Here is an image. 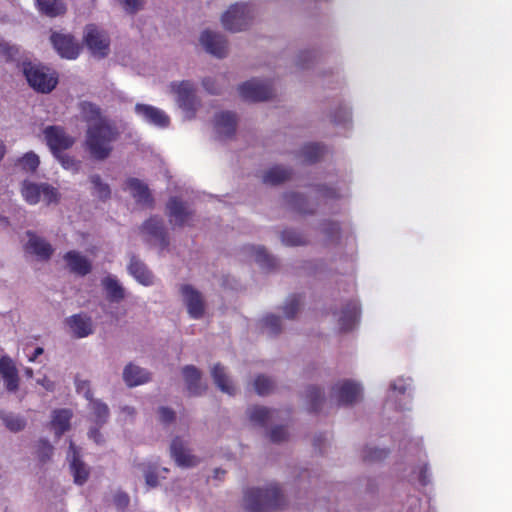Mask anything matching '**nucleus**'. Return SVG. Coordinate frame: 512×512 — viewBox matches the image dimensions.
I'll return each instance as SVG.
<instances>
[{
    "label": "nucleus",
    "instance_id": "obj_63",
    "mask_svg": "<svg viewBox=\"0 0 512 512\" xmlns=\"http://www.w3.org/2000/svg\"><path fill=\"white\" fill-rule=\"evenodd\" d=\"M312 57H314V52L313 51H305V52H302L300 55H299V65L301 67H307V61L310 60Z\"/></svg>",
    "mask_w": 512,
    "mask_h": 512
},
{
    "label": "nucleus",
    "instance_id": "obj_33",
    "mask_svg": "<svg viewBox=\"0 0 512 512\" xmlns=\"http://www.w3.org/2000/svg\"><path fill=\"white\" fill-rule=\"evenodd\" d=\"M292 175V170L283 166H273L263 175V182L270 185H279L289 180Z\"/></svg>",
    "mask_w": 512,
    "mask_h": 512
},
{
    "label": "nucleus",
    "instance_id": "obj_58",
    "mask_svg": "<svg viewBox=\"0 0 512 512\" xmlns=\"http://www.w3.org/2000/svg\"><path fill=\"white\" fill-rule=\"evenodd\" d=\"M145 482L146 484L149 486V487H157L158 486V476H157V473H156V470L155 468L153 467H149L146 471H145Z\"/></svg>",
    "mask_w": 512,
    "mask_h": 512
},
{
    "label": "nucleus",
    "instance_id": "obj_17",
    "mask_svg": "<svg viewBox=\"0 0 512 512\" xmlns=\"http://www.w3.org/2000/svg\"><path fill=\"white\" fill-rule=\"evenodd\" d=\"M171 456L178 466L181 467H194L199 463V459L190 453L185 447L183 440L180 437H175L170 446Z\"/></svg>",
    "mask_w": 512,
    "mask_h": 512
},
{
    "label": "nucleus",
    "instance_id": "obj_61",
    "mask_svg": "<svg viewBox=\"0 0 512 512\" xmlns=\"http://www.w3.org/2000/svg\"><path fill=\"white\" fill-rule=\"evenodd\" d=\"M203 87L211 94L219 93L218 88L216 87L215 80L210 77H206L202 80Z\"/></svg>",
    "mask_w": 512,
    "mask_h": 512
},
{
    "label": "nucleus",
    "instance_id": "obj_36",
    "mask_svg": "<svg viewBox=\"0 0 512 512\" xmlns=\"http://www.w3.org/2000/svg\"><path fill=\"white\" fill-rule=\"evenodd\" d=\"M276 412V410L268 409L262 406H253L247 411L250 421L262 427L267 425V423L273 418V415Z\"/></svg>",
    "mask_w": 512,
    "mask_h": 512
},
{
    "label": "nucleus",
    "instance_id": "obj_38",
    "mask_svg": "<svg viewBox=\"0 0 512 512\" xmlns=\"http://www.w3.org/2000/svg\"><path fill=\"white\" fill-rule=\"evenodd\" d=\"M90 409L92 410L94 422L97 426L101 427L107 422L109 418V408L105 403L92 398V400H90Z\"/></svg>",
    "mask_w": 512,
    "mask_h": 512
},
{
    "label": "nucleus",
    "instance_id": "obj_43",
    "mask_svg": "<svg viewBox=\"0 0 512 512\" xmlns=\"http://www.w3.org/2000/svg\"><path fill=\"white\" fill-rule=\"evenodd\" d=\"M0 418L4 425L12 432H18L25 428V420L17 415L1 411Z\"/></svg>",
    "mask_w": 512,
    "mask_h": 512
},
{
    "label": "nucleus",
    "instance_id": "obj_13",
    "mask_svg": "<svg viewBox=\"0 0 512 512\" xmlns=\"http://www.w3.org/2000/svg\"><path fill=\"white\" fill-rule=\"evenodd\" d=\"M180 292L184 298L189 315L194 319L201 318L204 314V302L200 292L188 284L182 285Z\"/></svg>",
    "mask_w": 512,
    "mask_h": 512
},
{
    "label": "nucleus",
    "instance_id": "obj_26",
    "mask_svg": "<svg viewBox=\"0 0 512 512\" xmlns=\"http://www.w3.org/2000/svg\"><path fill=\"white\" fill-rule=\"evenodd\" d=\"M123 379L129 387H134L148 382L150 379V373L145 369L130 363L123 371Z\"/></svg>",
    "mask_w": 512,
    "mask_h": 512
},
{
    "label": "nucleus",
    "instance_id": "obj_40",
    "mask_svg": "<svg viewBox=\"0 0 512 512\" xmlns=\"http://www.w3.org/2000/svg\"><path fill=\"white\" fill-rule=\"evenodd\" d=\"M251 254L254 256L255 261L263 268H273L275 266V259L268 254L266 249L262 246H251Z\"/></svg>",
    "mask_w": 512,
    "mask_h": 512
},
{
    "label": "nucleus",
    "instance_id": "obj_27",
    "mask_svg": "<svg viewBox=\"0 0 512 512\" xmlns=\"http://www.w3.org/2000/svg\"><path fill=\"white\" fill-rule=\"evenodd\" d=\"M72 412L69 409H56L53 411L51 428L54 430L57 438H60L70 429Z\"/></svg>",
    "mask_w": 512,
    "mask_h": 512
},
{
    "label": "nucleus",
    "instance_id": "obj_52",
    "mask_svg": "<svg viewBox=\"0 0 512 512\" xmlns=\"http://www.w3.org/2000/svg\"><path fill=\"white\" fill-rule=\"evenodd\" d=\"M53 446L48 440H40L37 447V455L41 462L49 460L53 454Z\"/></svg>",
    "mask_w": 512,
    "mask_h": 512
},
{
    "label": "nucleus",
    "instance_id": "obj_35",
    "mask_svg": "<svg viewBox=\"0 0 512 512\" xmlns=\"http://www.w3.org/2000/svg\"><path fill=\"white\" fill-rule=\"evenodd\" d=\"M42 183L24 180L21 185V195L30 205H36L41 200Z\"/></svg>",
    "mask_w": 512,
    "mask_h": 512
},
{
    "label": "nucleus",
    "instance_id": "obj_49",
    "mask_svg": "<svg viewBox=\"0 0 512 512\" xmlns=\"http://www.w3.org/2000/svg\"><path fill=\"white\" fill-rule=\"evenodd\" d=\"M322 232L328 241H336L340 238V225L334 221H325L322 223Z\"/></svg>",
    "mask_w": 512,
    "mask_h": 512
},
{
    "label": "nucleus",
    "instance_id": "obj_3",
    "mask_svg": "<svg viewBox=\"0 0 512 512\" xmlns=\"http://www.w3.org/2000/svg\"><path fill=\"white\" fill-rule=\"evenodd\" d=\"M23 73L29 85L41 93L51 92L58 83V78L55 74L49 73L48 69L43 66L30 62L24 63Z\"/></svg>",
    "mask_w": 512,
    "mask_h": 512
},
{
    "label": "nucleus",
    "instance_id": "obj_51",
    "mask_svg": "<svg viewBox=\"0 0 512 512\" xmlns=\"http://www.w3.org/2000/svg\"><path fill=\"white\" fill-rule=\"evenodd\" d=\"M351 121V111L346 106H339L332 114V122L339 124H346Z\"/></svg>",
    "mask_w": 512,
    "mask_h": 512
},
{
    "label": "nucleus",
    "instance_id": "obj_39",
    "mask_svg": "<svg viewBox=\"0 0 512 512\" xmlns=\"http://www.w3.org/2000/svg\"><path fill=\"white\" fill-rule=\"evenodd\" d=\"M307 401L311 412H318L324 402V393L319 387L310 386L307 388Z\"/></svg>",
    "mask_w": 512,
    "mask_h": 512
},
{
    "label": "nucleus",
    "instance_id": "obj_32",
    "mask_svg": "<svg viewBox=\"0 0 512 512\" xmlns=\"http://www.w3.org/2000/svg\"><path fill=\"white\" fill-rule=\"evenodd\" d=\"M211 375L215 384L222 392L234 395L235 387L226 374L224 366L219 363L215 364L211 370Z\"/></svg>",
    "mask_w": 512,
    "mask_h": 512
},
{
    "label": "nucleus",
    "instance_id": "obj_22",
    "mask_svg": "<svg viewBox=\"0 0 512 512\" xmlns=\"http://www.w3.org/2000/svg\"><path fill=\"white\" fill-rule=\"evenodd\" d=\"M63 258L67 262L70 271L79 276H86L92 270L91 262L78 251H68Z\"/></svg>",
    "mask_w": 512,
    "mask_h": 512
},
{
    "label": "nucleus",
    "instance_id": "obj_47",
    "mask_svg": "<svg viewBox=\"0 0 512 512\" xmlns=\"http://www.w3.org/2000/svg\"><path fill=\"white\" fill-rule=\"evenodd\" d=\"M254 388L258 395L265 396L273 390L274 383L270 378L258 375L254 381Z\"/></svg>",
    "mask_w": 512,
    "mask_h": 512
},
{
    "label": "nucleus",
    "instance_id": "obj_54",
    "mask_svg": "<svg viewBox=\"0 0 512 512\" xmlns=\"http://www.w3.org/2000/svg\"><path fill=\"white\" fill-rule=\"evenodd\" d=\"M269 438L273 443H281L288 438V432L284 426H275L271 429Z\"/></svg>",
    "mask_w": 512,
    "mask_h": 512
},
{
    "label": "nucleus",
    "instance_id": "obj_16",
    "mask_svg": "<svg viewBox=\"0 0 512 512\" xmlns=\"http://www.w3.org/2000/svg\"><path fill=\"white\" fill-rule=\"evenodd\" d=\"M361 314L360 305L357 301L351 300L345 304L338 319L339 329L342 332L353 330L359 322Z\"/></svg>",
    "mask_w": 512,
    "mask_h": 512
},
{
    "label": "nucleus",
    "instance_id": "obj_41",
    "mask_svg": "<svg viewBox=\"0 0 512 512\" xmlns=\"http://www.w3.org/2000/svg\"><path fill=\"white\" fill-rule=\"evenodd\" d=\"M90 182L93 185V195L105 201L111 196V189L107 183H104L98 174L90 176Z\"/></svg>",
    "mask_w": 512,
    "mask_h": 512
},
{
    "label": "nucleus",
    "instance_id": "obj_18",
    "mask_svg": "<svg viewBox=\"0 0 512 512\" xmlns=\"http://www.w3.org/2000/svg\"><path fill=\"white\" fill-rule=\"evenodd\" d=\"M168 216L175 221V225L183 227L192 216V211L178 197H171L167 202Z\"/></svg>",
    "mask_w": 512,
    "mask_h": 512
},
{
    "label": "nucleus",
    "instance_id": "obj_60",
    "mask_svg": "<svg viewBox=\"0 0 512 512\" xmlns=\"http://www.w3.org/2000/svg\"><path fill=\"white\" fill-rule=\"evenodd\" d=\"M123 3L125 5V9L129 11L130 13H135L138 11L143 4L142 0H123Z\"/></svg>",
    "mask_w": 512,
    "mask_h": 512
},
{
    "label": "nucleus",
    "instance_id": "obj_1",
    "mask_svg": "<svg viewBox=\"0 0 512 512\" xmlns=\"http://www.w3.org/2000/svg\"><path fill=\"white\" fill-rule=\"evenodd\" d=\"M120 131L111 119H102L99 123L87 126L84 147L92 159L104 161L114 150V143L119 139Z\"/></svg>",
    "mask_w": 512,
    "mask_h": 512
},
{
    "label": "nucleus",
    "instance_id": "obj_11",
    "mask_svg": "<svg viewBox=\"0 0 512 512\" xmlns=\"http://www.w3.org/2000/svg\"><path fill=\"white\" fill-rule=\"evenodd\" d=\"M200 42L208 53L218 58H223L227 54V40L219 33L205 30L200 36Z\"/></svg>",
    "mask_w": 512,
    "mask_h": 512
},
{
    "label": "nucleus",
    "instance_id": "obj_56",
    "mask_svg": "<svg viewBox=\"0 0 512 512\" xmlns=\"http://www.w3.org/2000/svg\"><path fill=\"white\" fill-rule=\"evenodd\" d=\"M130 498L125 492H118L114 496V504L119 510H124L128 507Z\"/></svg>",
    "mask_w": 512,
    "mask_h": 512
},
{
    "label": "nucleus",
    "instance_id": "obj_46",
    "mask_svg": "<svg viewBox=\"0 0 512 512\" xmlns=\"http://www.w3.org/2000/svg\"><path fill=\"white\" fill-rule=\"evenodd\" d=\"M41 197L46 205L57 204L60 200V193L57 188L48 183H42Z\"/></svg>",
    "mask_w": 512,
    "mask_h": 512
},
{
    "label": "nucleus",
    "instance_id": "obj_64",
    "mask_svg": "<svg viewBox=\"0 0 512 512\" xmlns=\"http://www.w3.org/2000/svg\"><path fill=\"white\" fill-rule=\"evenodd\" d=\"M419 482L422 484V485H427L428 482H429V479H428V466L425 464L423 465L421 468H420V472H419Z\"/></svg>",
    "mask_w": 512,
    "mask_h": 512
},
{
    "label": "nucleus",
    "instance_id": "obj_20",
    "mask_svg": "<svg viewBox=\"0 0 512 512\" xmlns=\"http://www.w3.org/2000/svg\"><path fill=\"white\" fill-rule=\"evenodd\" d=\"M66 324L76 338H84L93 333L92 319L86 314L80 313L72 315L66 319Z\"/></svg>",
    "mask_w": 512,
    "mask_h": 512
},
{
    "label": "nucleus",
    "instance_id": "obj_28",
    "mask_svg": "<svg viewBox=\"0 0 512 512\" xmlns=\"http://www.w3.org/2000/svg\"><path fill=\"white\" fill-rule=\"evenodd\" d=\"M70 449L73 451V457L70 464L71 472L74 477V482L78 485H83L89 477V469L84 462L80 459L79 453L73 442H70Z\"/></svg>",
    "mask_w": 512,
    "mask_h": 512
},
{
    "label": "nucleus",
    "instance_id": "obj_48",
    "mask_svg": "<svg viewBox=\"0 0 512 512\" xmlns=\"http://www.w3.org/2000/svg\"><path fill=\"white\" fill-rule=\"evenodd\" d=\"M301 298L299 295H292L287 299L283 307V312L286 318L293 319L299 311Z\"/></svg>",
    "mask_w": 512,
    "mask_h": 512
},
{
    "label": "nucleus",
    "instance_id": "obj_62",
    "mask_svg": "<svg viewBox=\"0 0 512 512\" xmlns=\"http://www.w3.org/2000/svg\"><path fill=\"white\" fill-rule=\"evenodd\" d=\"M89 437L94 440L95 443L101 444L104 442L103 435L101 434L99 430V426L90 429L89 431Z\"/></svg>",
    "mask_w": 512,
    "mask_h": 512
},
{
    "label": "nucleus",
    "instance_id": "obj_24",
    "mask_svg": "<svg viewBox=\"0 0 512 512\" xmlns=\"http://www.w3.org/2000/svg\"><path fill=\"white\" fill-rule=\"evenodd\" d=\"M129 273L142 285L153 284L154 276L147 266L136 256H132L128 265Z\"/></svg>",
    "mask_w": 512,
    "mask_h": 512
},
{
    "label": "nucleus",
    "instance_id": "obj_21",
    "mask_svg": "<svg viewBox=\"0 0 512 512\" xmlns=\"http://www.w3.org/2000/svg\"><path fill=\"white\" fill-rule=\"evenodd\" d=\"M0 372L6 389L9 392H15L19 386V375L13 361L8 356L0 358Z\"/></svg>",
    "mask_w": 512,
    "mask_h": 512
},
{
    "label": "nucleus",
    "instance_id": "obj_23",
    "mask_svg": "<svg viewBox=\"0 0 512 512\" xmlns=\"http://www.w3.org/2000/svg\"><path fill=\"white\" fill-rule=\"evenodd\" d=\"M237 116L230 111L220 112L215 116V128L220 136L230 138L236 132Z\"/></svg>",
    "mask_w": 512,
    "mask_h": 512
},
{
    "label": "nucleus",
    "instance_id": "obj_6",
    "mask_svg": "<svg viewBox=\"0 0 512 512\" xmlns=\"http://www.w3.org/2000/svg\"><path fill=\"white\" fill-rule=\"evenodd\" d=\"M43 134L46 144L48 145L52 154L64 152L70 149L75 143V138L69 135L65 128L62 126H47L43 130Z\"/></svg>",
    "mask_w": 512,
    "mask_h": 512
},
{
    "label": "nucleus",
    "instance_id": "obj_53",
    "mask_svg": "<svg viewBox=\"0 0 512 512\" xmlns=\"http://www.w3.org/2000/svg\"><path fill=\"white\" fill-rule=\"evenodd\" d=\"M263 323L272 335H277L281 332V319L279 316L269 314L263 318Z\"/></svg>",
    "mask_w": 512,
    "mask_h": 512
},
{
    "label": "nucleus",
    "instance_id": "obj_31",
    "mask_svg": "<svg viewBox=\"0 0 512 512\" xmlns=\"http://www.w3.org/2000/svg\"><path fill=\"white\" fill-rule=\"evenodd\" d=\"M79 110L83 121L87 123V126L99 123L102 119H109L108 117L103 116L102 109L97 104L90 101L80 102Z\"/></svg>",
    "mask_w": 512,
    "mask_h": 512
},
{
    "label": "nucleus",
    "instance_id": "obj_29",
    "mask_svg": "<svg viewBox=\"0 0 512 512\" xmlns=\"http://www.w3.org/2000/svg\"><path fill=\"white\" fill-rule=\"evenodd\" d=\"M101 285L106 292L108 301L118 303L125 298V290L114 276L104 277L101 280Z\"/></svg>",
    "mask_w": 512,
    "mask_h": 512
},
{
    "label": "nucleus",
    "instance_id": "obj_55",
    "mask_svg": "<svg viewBox=\"0 0 512 512\" xmlns=\"http://www.w3.org/2000/svg\"><path fill=\"white\" fill-rule=\"evenodd\" d=\"M76 390L78 393H83L84 397L87 400H92L93 393L90 389V383L86 380H77L76 381Z\"/></svg>",
    "mask_w": 512,
    "mask_h": 512
},
{
    "label": "nucleus",
    "instance_id": "obj_19",
    "mask_svg": "<svg viewBox=\"0 0 512 512\" xmlns=\"http://www.w3.org/2000/svg\"><path fill=\"white\" fill-rule=\"evenodd\" d=\"M126 188L130 190L131 195L137 203L152 208L154 199L150 193L148 186L137 178H128L126 180Z\"/></svg>",
    "mask_w": 512,
    "mask_h": 512
},
{
    "label": "nucleus",
    "instance_id": "obj_25",
    "mask_svg": "<svg viewBox=\"0 0 512 512\" xmlns=\"http://www.w3.org/2000/svg\"><path fill=\"white\" fill-rule=\"evenodd\" d=\"M182 373L186 382L187 390L191 395H200L206 390V387L201 386V372L198 368L193 365H187L183 367Z\"/></svg>",
    "mask_w": 512,
    "mask_h": 512
},
{
    "label": "nucleus",
    "instance_id": "obj_8",
    "mask_svg": "<svg viewBox=\"0 0 512 512\" xmlns=\"http://www.w3.org/2000/svg\"><path fill=\"white\" fill-rule=\"evenodd\" d=\"M84 41L93 55L100 58L108 55L110 46L109 38L95 25H88L86 27Z\"/></svg>",
    "mask_w": 512,
    "mask_h": 512
},
{
    "label": "nucleus",
    "instance_id": "obj_45",
    "mask_svg": "<svg viewBox=\"0 0 512 512\" xmlns=\"http://www.w3.org/2000/svg\"><path fill=\"white\" fill-rule=\"evenodd\" d=\"M53 156L60 162L64 169L70 170L72 172L79 171L81 162L77 160L74 156L65 153V151L55 153L53 154Z\"/></svg>",
    "mask_w": 512,
    "mask_h": 512
},
{
    "label": "nucleus",
    "instance_id": "obj_2",
    "mask_svg": "<svg viewBox=\"0 0 512 512\" xmlns=\"http://www.w3.org/2000/svg\"><path fill=\"white\" fill-rule=\"evenodd\" d=\"M245 509L249 512H270L281 509L285 498L276 484H270L265 489L251 488L244 493Z\"/></svg>",
    "mask_w": 512,
    "mask_h": 512
},
{
    "label": "nucleus",
    "instance_id": "obj_50",
    "mask_svg": "<svg viewBox=\"0 0 512 512\" xmlns=\"http://www.w3.org/2000/svg\"><path fill=\"white\" fill-rule=\"evenodd\" d=\"M388 450L376 447H365L363 450L364 461H379L387 457Z\"/></svg>",
    "mask_w": 512,
    "mask_h": 512
},
{
    "label": "nucleus",
    "instance_id": "obj_12",
    "mask_svg": "<svg viewBox=\"0 0 512 512\" xmlns=\"http://www.w3.org/2000/svg\"><path fill=\"white\" fill-rule=\"evenodd\" d=\"M26 235L28 237V241L25 244V250L28 253L35 255L39 260H49L54 252L52 245L32 231H27Z\"/></svg>",
    "mask_w": 512,
    "mask_h": 512
},
{
    "label": "nucleus",
    "instance_id": "obj_44",
    "mask_svg": "<svg viewBox=\"0 0 512 512\" xmlns=\"http://www.w3.org/2000/svg\"><path fill=\"white\" fill-rule=\"evenodd\" d=\"M281 239L287 246H301L307 243L303 234L292 229L284 230L281 234Z\"/></svg>",
    "mask_w": 512,
    "mask_h": 512
},
{
    "label": "nucleus",
    "instance_id": "obj_14",
    "mask_svg": "<svg viewBox=\"0 0 512 512\" xmlns=\"http://www.w3.org/2000/svg\"><path fill=\"white\" fill-rule=\"evenodd\" d=\"M135 112L146 122L160 128H166L170 124L169 116L161 109L148 104L138 103L135 105Z\"/></svg>",
    "mask_w": 512,
    "mask_h": 512
},
{
    "label": "nucleus",
    "instance_id": "obj_34",
    "mask_svg": "<svg viewBox=\"0 0 512 512\" xmlns=\"http://www.w3.org/2000/svg\"><path fill=\"white\" fill-rule=\"evenodd\" d=\"M284 200L288 208L301 214H313L314 210L308 208V201L304 195L289 192L284 194Z\"/></svg>",
    "mask_w": 512,
    "mask_h": 512
},
{
    "label": "nucleus",
    "instance_id": "obj_42",
    "mask_svg": "<svg viewBox=\"0 0 512 512\" xmlns=\"http://www.w3.org/2000/svg\"><path fill=\"white\" fill-rule=\"evenodd\" d=\"M40 164V160L38 155L34 152L30 151L24 154L21 158H19L16 162V165L20 166V168L29 173H34Z\"/></svg>",
    "mask_w": 512,
    "mask_h": 512
},
{
    "label": "nucleus",
    "instance_id": "obj_5",
    "mask_svg": "<svg viewBox=\"0 0 512 512\" xmlns=\"http://www.w3.org/2000/svg\"><path fill=\"white\" fill-rule=\"evenodd\" d=\"M170 89L171 92L176 95V102L178 106L183 111L194 115L198 104L194 84L187 80L172 82L170 84Z\"/></svg>",
    "mask_w": 512,
    "mask_h": 512
},
{
    "label": "nucleus",
    "instance_id": "obj_37",
    "mask_svg": "<svg viewBox=\"0 0 512 512\" xmlns=\"http://www.w3.org/2000/svg\"><path fill=\"white\" fill-rule=\"evenodd\" d=\"M324 155V146L317 143H308L301 149V157L308 164L318 162Z\"/></svg>",
    "mask_w": 512,
    "mask_h": 512
},
{
    "label": "nucleus",
    "instance_id": "obj_10",
    "mask_svg": "<svg viewBox=\"0 0 512 512\" xmlns=\"http://www.w3.org/2000/svg\"><path fill=\"white\" fill-rule=\"evenodd\" d=\"M361 392L360 385L350 380L342 381L332 388V393L339 405L354 404L360 398Z\"/></svg>",
    "mask_w": 512,
    "mask_h": 512
},
{
    "label": "nucleus",
    "instance_id": "obj_7",
    "mask_svg": "<svg viewBox=\"0 0 512 512\" xmlns=\"http://www.w3.org/2000/svg\"><path fill=\"white\" fill-rule=\"evenodd\" d=\"M240 96L250 102H261L273 97V88L267 81L251 79L238 88Z\"/></svg>",
    "mask_w": 512,
    "mask_h": 512
},
{
    "label": "nucleus",
    "instance_id": "obj_4",
    "mask_svg": "<svg viewBox=\"0 0 512 512\" xmlns=\"http://www.w3.org/2000/svg\"><path fill=\"white\" fill-rule=\"evenodd\" d=\"M253 18L252 8L245 3H236L222 16V24L224 28L231 32H239L245 30L251 23Z\"/></svg>",
    "mask_w": 512,
    "mask_h": 512
},
{
    "label": "nucleus",
    "instance_id": "obj_30",
    "mask_svg": "<svg viewBox=\"0 0 512 512\" xmlns=\"http://www.w3.org/2000/svg\"><path fill=\"white\" fill-rule=\"evenodd\" d=\"M35 2L39 12L50 18L62 16L67 11L66 4L62 0H35Z\"/></svg>",
    "mask_w": 512,
    "mask_h": 512
},
{
    "label": "nucleus",
    "instance_id": "obj_57",
    "mask_svg": "<svg viewBox=\"0 0 512 512\" xmlns=\"http://www.w3.org/2000/svg\"><path fill=\"white\" fill-rule=\"evenodd\" d=\"M159 418L164 424L172 423L175 420V412L167 407L159 408Z\"/></svg>",
    "mask_w": 512,
    "mask_h": 512
},
{
    "label": "nucleus",
    "instance_id": "obj_15",
    "mask_svg": "<svg viewBox=\"0 0 512 512\" xmlns=\"http://www.w3.org/2000/svg\"><path fill=\"white\" fill-rule=\"evenodd\" d=\"M141 229L144 233L154 238L159 243L161 249H166L169 246V238L164 222L159 216H152L147 219Z\"/></svg>",
    "mask_w": 512,
    "mask_h": 512
},
{
    "label": "nucleus",
    "instance_id": "obj_59",
    "mask_svg": "<svg viewBox=\"0 0 512 512\" xmlns=\"http://www.w3.org/2000/svg\"><path fill=\"white\" fill-rule=\"evenodd\" d=\"M318 192L326 198L336 199L340 197L338 191L333 187L319 186Z\"/></svg>",
    "mask_w": 512,
    "mask_h": 512
},
{
    "label": "nucleus",
    "instance_id": "obj_9",
    "mask_svg": "<svg viewBox=\"0 0 512 512\" xmlns=\"http://www.w3.org/2000/svg\"><path fill=\"white\" fill-rule=\"evenodd\" d=\"M51 43L58 54L67 59H76L80 54V45L74 37L69 34L53 32L50 37Z\"/></svg>",
    "mask_w": 512,
    "mask_h": 512
}]
</instances>
